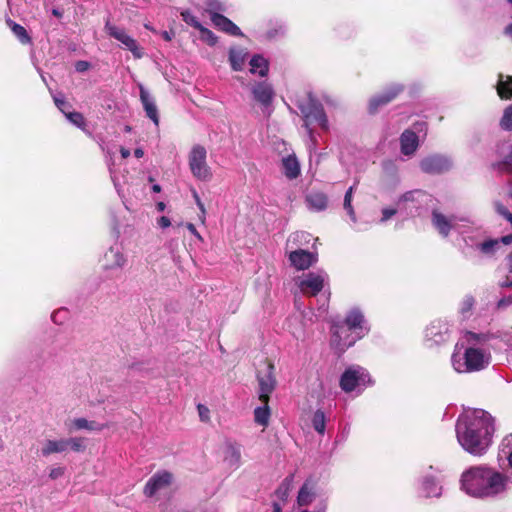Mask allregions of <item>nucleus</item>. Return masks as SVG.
<instances>
[{"mask_svg": "<svg viewBox=\"0 0 512 512\" xmlns=\"http://www.w3.org/2000/svg\"><path fill=\"white\" fill-rule=\"evenodd\" d=\"M225 461H227L230 466L238 467L241 461L240 449L233 445L227 446L225 451Z\"/></svg>", "mask_w": 512, "mask_h": 512, "instance_id": "nucleus-39", "label": "nucleus"}, {"mask_svg": "<svg viewBox=\"0 0 512 512\" xmlns=\"http://www.w3.org/2000/svg\"><path fill=\"white\" fill-rule=\"evenodd\" d=\"M328 280L323 271L308 272L295 278V284L299 291L305 296H316L321 292Z\"/></svg>", "mask_w": 512, "mask_h": 512, "instance_id": "nucleus-6", "label": "nucleus"}, {"mask_svg": "<svg viewBox=\"0 0 512 512\" xmlns=\"http://www.w3.org/2000/svg\"><path fill=\"white\" fill-rule=\"evenodd\" d=\"M180 16L182 21H184L190 27L197 29L198 32H211V30H209L201 24L198 17H196L191 11L187 9L182 10L180 12Z\"/></svg>", "mask_w": 512, "mask_h": 512, "instance_id": "nucleus-34", "label": "nucleus"}, {"mask_svg": "<svg viewBox=\"0 0 512 512\" xmlns=\"http://www.w3.org/2000/svg\"><path fill=\"white\" fill-rule=\"evenodd\" d=\"M508 486L506 475L487 466L470 467L460 478L461 490L475 498L495 497L504 493Z\"/></svg>", "mask_w": 512, "mask_h": 512, "instance_id": "nucleus-3", "label": "nucleus"}, {"mask_svg": "<svg viewBox=\"0 0 512 512\" xmlns=\"http://www.w3.org/2000/svg\"><path fill=\"white\" fill-rule=\"evenodd\" d=\"M312 424L314 429L319 434H324L325 427H326V417L322 410L315 411L313 418H312Z\"/></svg>", "mask_w": 512, "mask_h": 512, "instance_id": "nucleus-40", "label": "nucleus"}, {"mask_svg": "<svg viewBox=\"0 0 512 512\" xmlns=\"http://www.w3.org/2000/svg\"><path fill=\"white\" fill-rule=\"evenodd\" d=\"M65 473V468L61 466L52 467L49 471V477L53 480L62 477Z\"/></svg>", "mask_w": 512, "mask_h": 512, "instance_id": "nucleus-48", "label": "nucleus"}, {"mask_svg": "<svg viewBox=\"0 0 512 512\" xmlns=\"http://www.w3.org/2000/svg\"><path fill=\"white\" fill-rule=\"evenodd\" d=\"M186 228L188 229V231L194 235L199 241H203V238L202 236L199 234V232L197 231L196 227L194 224L192 223H187L186 224Z\"/></svg>", "mask_w": 512, "mask_h": 512, "instance_id": "nucleus-54", "label": "nucleus"}, {"mask_svg": "<svg viewBox=\"0 0 512 512\" xmlns=\"http://www.w3.org/2000/svg\"><path fill=\"white\" fill-rule=\"evenodd\" d=\"M292 485V478H286L283 483L280 485V487L276 491V496L282 500L285 501L289 495V492L291 490Z\"/></svg>", "mask_w": 512, "mask_h": 512, "instance_id": "nucleus-44", "label": "nucleus"}, {"mask_svg": "<svg viewBox=\"0 0 512 512\" xmlns=\"http://www.w3.org/2000/svg\"><path fill=\"white\" fill-rule=\"evenodd\" d=\"M403 91V87L400 84L390 85L383 93L371 98L369 102V110L375 112L379 107L388 104L396 98L398 94Z\"/></svg>", "mask_w": 512, "mask_h": 512, "instance_id": "nucleus-16", "label": "nucleus"}, {"mask_svg": "<svg viewBox=\"0 0 512 512\" xmlns=\"http://www.w3.org/2000/svg\"><path fill=\"white\" fill-rule=\"evenodd\" d=\"M140 100L144 107L147 117H149L156 126L159 124V116L157 106L143 85H139Z\"/></svg>", "mask_w": 512, "mask_h": 512, "instance_id": "nucleus-20", "label": "nucleus"}, {"mask_svg": "<svg viewBox=\"0 0 512 512\" xmlns=\"http://www.w3.org/2000/svg\"><path fill=\"white\" fill-rule=\"evenodd\" d=\"M459 220L456 216L447 217L436 210L432 213L433 226L443 237H447L452 229L458 228Z\"/></svg>", "mask_w": 512, "mask_h": 512, "instance_id": "nucleus-14", "label": "nucleus"}, {"mask_svg": "<svg viewBox=\"0 0 512 512\" xmlns=\"http://www.w3.org/2000/svg\"><path fill=\"white\" fill-rule=\"evenodd\" d=\"M490 338L486 333L466 332L451 356L453 369L457 373H473L487 368L491 362L487 346Z\"/></svg>", "mask_w": 512, "mask_h": 512, "instance_id": "nucleus-2", "label": "nucleus"}, {"mask_svg": "<svg viewBox=\"0 0 512 512\" xmlns=\"http://www.w3.org/2000/svg\"><path fill=\"white\" fill-rule=\"evenodd\" d=\"M452 167V161L443 155H431L425 157L420 162V168L423 172L429 174H438L448 171Z\"/></svg>", "mask_w": 512, "mask_h": 512, "instance_id": "nucleus-11", "label": "nucleus"}, {"mask_svg": "<svg viewBox=\"0 0 512 512\" xmlns=\"http://www.w3.org/2000/svg\"><path fill=\"white\" fill-rule=\"evenodd\" d=\"M426 135L424 123H417L412 129H406L400 136V151L405 156H413L420 143V137Z\"/></svg>", "mask_w": 512, "mask_h": 512, "instance_id": "nucleus-8", "label": "nucleus"}, {"mask_svg": "<svg viewBox=\"0 0 512 512\" xmlns=\"http://www.w3.org/2000/svg\"><path fill=\"white\" fill-rule=\"evenodd\" d=\"M353 189L354 187L351 186L347 192L345 193V197H344V209L347 211V213L349 214L350 218L352 219V221H355L356 218H355V212L353 210V207L351 205V202H352V193H353Z\"/></svg>", "mask_w": 512, "mask_h": 512, "instance_id": "nucleus-45", "label": "nucleus"}, {"mask_svg": "<svg viewBox=\"0 0 512 512\" xmlns=\"http://www.w3.org/2000/svg\"><path fill=\"white\" fill-rule=\"evenodd\" d=\"M283 173L289 179H295L300 174V164L295 155H288L282 159Z\"/></svg>", "mask_w": 512, "mask_h": 512, "instance_id": "nucleus-26", "label": "nucleus"}, {"mask_svg": "<svg viewBox=\"0 0 512 512\" xmlns=\"http://www.w3.org/2000/svg\"><path fill=\"white\" fill-rule=\"evenodd\" d=\"M500 286L501 287L512 288V280H510L509 277H508L507 280H503V281L500 282Z\"/></svg>", "mask_w": 512, "mask_h": 512, "instance_id": "nucleus-62", "label": "nucleus"}, {"mask_svg": "<svg viewBox=\"0 0 512 512\" xmlns=\"http://www.w3.org/2000/svg\"><path fill=\"white\" fill-rule=\"evenodd\" d=\"M343 324L353 331V333H357L358 337L361 338L369 331L363 313L357 308H353L348 312Z\"/></svg>", "mask_w": 512, "mask_h": 512, "instance_id": "nucleus-13", "label": "nucleus"}, {"mask_svg": "<svg viewBox=\"0 0 512 512\" xmlns=\"http://www.w3.org/2000/svg\"><path fill=\"white\" fill-rule=\"evenodd\" d=\"M203 41H205L206 43H208L209 45H213L216 41V38L214 37V34H210V33H207V34H203Z\"/></svg>", "mask_w": 512, "mask_h": 512, "instance_id": "nucleus-58", "label": "nucleus"}, {"mask_svg": "<svg viewBox=\"0 0 512 512\" xmlns=\"http://www.w3.org/2000/svg\"><path fill=\"white\" fill-rule=\"evenodd\" d=\"M197 410H198V413H199V417H200V419L202 421H208L209 420L210 411H209V409L205 405L198 404Z\"/></svg>", "mask_w": 512, "mask_h": 512, "instance_id": "nucleus-51", "label": "nucleus"}, {"mask_svg": "<svg viewBox=\"0 0 512 512\" xmlns=\"http://www.w3.org/2000/svg\"><path fill=\"white\" fill-rule=\"evenodd\" d=\"M7 23L11 26L12 32H15V33L26 32V30L23 26L12 22L10 19L7 20Z\"/></svg>", "mask_w": 512, "mask_h": 512, "instance_id": "nucleus-55", "label": "nucleus"}, {"mask_svg": "<svg viewBox=\"0 0 512 512\" xmlns=\"http://www.w3.org/2000/svg\"><path fill=\"white\" fill-rule=\"evenodd\" d=\"M296 105L302 114L305 127L310 135L312 134L310 128L312 124L319 125L323 130L329 129L328 119L323 107L311 95L308 94L298 98Z\"/></svg>", "mask_w": 512, "mask_h": 512, "instance_id": "nucleus-4", "label": "nucleus"}, {"mask_svg": "<svg viewBox=\"0 0 512 512\" xmlns=\"http://www.w3.org/2000/svg\"><path fill=\"white\" fill-rule=\"evenodd\" d=\"M316 497V483L308 479L302 485L297 496V504L299 506L310 505Z\"/></svg>", "mask_w": 512, "mask_h": 512, "instance_id": "nucleus-21", "label": "nucleus"}, {"mask_svg": "<svg viewBox=\"0 0 512 512\" xmlns=\"http://www.w3.org/2000/svg\"><path fill=\"white\" fill-rule=\"evenodd\" d=\"M250 73L265 77L269 72V63L261 55H254L250 61Z\"/></svg>", "mask_w": 512, "mask_h": 512, "instance_id": "nucleus-28", "label": "nucleus"}, {"mask_svg": "<svg viewBox=\"0 0 512 512\" xmlns=\"http://www.w3.org/2000/svg\"><path fill=\"white\" fill-rule=\"evenodd\" d=\"M66 118L76 127L85 130L86 127V121L83 117V115L79 112H66L65 113Z\"/></svg>", "mask_w": 512, "mask_h": 512, "instance_id": "nucleus-42", "label": "nucleus"}, {"mask_svg": "<svg viewBox=\"0 0 512 512\" xmlns=\"http://www.w3.org/2000/svg\"><path fill=\"white\" fill-rule=\"evenodd\" d=\"M19 42L22 44H28L31 41L30 34H17Z\"/></svg>", "mask_w": 512, "mask_h": 512, "instance_id": "nucleus-59", "label": "nucleus"}, {"mask_svg": "<svg viewBox=\"0 0 512 512\" xmlns=\"http://www.w3.org/2000/svg\"><path fill=\"white\" fill-rule=\"evenodd\" d=\"M423 491L428 497H438L441 495L442 488L433 478H426L423 481Z\"/></svg>", "mask_w": 512, "mask_h": 512, "instance_id": "nucleus-38", "label": "nucleus"}, {"mask_svg": "<svg viewBox=\"0 0 512 512\" xmlns=\"http://www.w3.org/2000/svg\"><path fill=\"white\" fill-rule=\"evenodd\" d=\"M134 155L137 158H142L144 155V151L141 148H137L134 150Z\"/></svg>", "mask_w": 512, "mask_h": 512, "instance_id": "nucleus-63", "label": "nucleus"}, {"mask_svg": "<svg viewBox=\"0 0 512 512\" xmlns=\"http://www.w3.org/2000/svg\"><path fill=\"white\" fill-rule=\"evenodd\" d=\"M426 197V194L421 190H413L404 193L397 201V207L399 210H408V204L411 203L412 208L417 209V204Z\"/></svg>", "mask_w": 512, "mask_h": 512, "instance_id": "nucleus-22", "label": "nucleus"}, {"mask_svg": "<svg viewBox=\"0 0 512 512\" xmlns=\"http://www.w3.org/2000/svg\"><path fill=\"white\" fill-rule=\"evenodd\" d=\"M212 25L220 32H242L241 29L224 14L210 18Z\"/></svg>", "mask_w": 512, "mask_h": 512, "instance_id": "nucleus-25", "label": "nucleus"}, {"mask_svg": "<svg viewBox=\"0 0 512 512\" xmlns=\"http://www.w3.org/2000/svg\"><path fill=\"white\" fill-rule=\"evenodd\" d=\"M55 105L65 114V108L67 106L66 101L63 98H60L58 96L53 97Z\"/></svg>", "mask_w": 512, "mask_h": 512, "instance_id": "nucleus-53", "label": "nucleus"}, {"mask_svg": "<svg viewBox=\"0 0 512 512\" xmlns=\"http://www.w3.org/2000/svg\"><path fill=\"white\" fill-rule=\"evenodd\" d=\"M371 383L369 373L360 366L348 368L341 376L340 387L345 392L363 389Z\"/></svg>", "mask_w": 512, "mask_h": 512, "instance_id": "nucleus-7", "label": "nucleus"}, {"mask_svg": "<svg viewBox=\"0 0 512 512\" xmlns=\"http://www.w3.org/2000/svg\"><path fill=\"white\" fill-rule=\"evenodd\" d=\"M497 93L501 99L512 98V76L499 74L496 85Z\"/></svg>", "mask_w": 512, "mask_h": 512, "instance_id": "nucleus-30", "label": "nucleus"}, {"mask_svg": "<svg viewBox=\"0 0 512 512\" xmlns=\"http://www.w3.org/2000/svg\"><path fill=\"white\" fill-rule=\"evenodd\" d=\"M188 164L192 175L201 181H209L212 171L207 163V150L200 144L194 145L188 155Z\"/></svg>", "mask_w": 512, "mask_h": 512, "instance_id": "nucleus-5", "label": "nucleus"}, {"mask_svg": "<svg viewBox=\"0 0 512 512\" xmlns=\"http://www.w3.org/2000/svg\"><path fill=\"white\" fill-rule=\"evenodd\" d=\"M501 244H504L502 241V237L500 239H489L477 245V248L481 253L487 256L494 255L497 250L501 247Z\"/></svg>", "mask_w": 512, "mask_h": 512, "instance_id": "nucleus-35", "label": "nucleus"}, {"mask_svg": "<svg viewBox=\"0 0 512 512\" xmlns=\"http://www.w3.org/2000/svg\"><path fill=\"white\" fill-rule=\"evenodd\" d=\"M289 27L284 18L272 16L266 19V32H282Z\"/></svg>", "mask_w": 512, "mask_h": 512, "instance_id": "nucleus-36", "label": "nucleus"}, {"mask_svg": "<svg viewBox=\"0 0 512 512\" xmlns=\"http://www.w3.org/2000/svg\"><path fill=\"white\" fill-rule=\"evenodd\" d=\"M496 212L504 217L512 225V213L501 203H495Z\"/></svg>", "mask_w": 512, "mask_h": 512, "instance_id": "nucleus-47", "label": "nucleus"}, {"mask_svg": "<svg viewBox=\"0 0 512 512\" xmlns=\"http://www.w3.org/2000/svg\"><path fill=\"white\" fill-rule=\"evenodd\" d=\"M248 59V51L245 48L233 47L229 51V61L234 71H242Z\"/></svg>", "mask_w": 512, "mask_h": 512, "instance_id": "nucleus-24", "label": "nucleus"}, {"mask_svg": "<svg viewBox=\"0 0 512 512\" xmlns=\"http://www.w3.org/2000/svg\"><path fill=\"white\" fill-rule=\"evenodd\" d=\"M120 153H121V156L126 159L130 156V150L127 149V148H124V147H121L120 148Z\"/></svg>", "mask_w": 512, "mask_h": 512, "instance_id": "nucleus-61", "label": "nucleus"}, {"mask_svg": "<svg viewBox=\"0 0 512 512\" xmlns=\"http://www.w3.org/2000/svg\"><path fill=\"white\" fill-rule=\"evenodd\" d=\"M66 452V440L61 439H46L41 444L40 453L43 457H48L52 454Z\"/></svg>", "mask_w": 512, "mask_h": 512, "instance_id": "nucleus-23", "label": "nucleus"}, {"mask_svg": "<svg viewBox=\"0 0 512 512\" xmlns=\"http://www.w3.org/2000/svg\"><path fill=\"white\" fill-rule=\"evenodd\" d=\"M493 419L481 409L467 410L456 423V436L459 444L472 455L484 454L492 442Z\"/></svg>", "mask_w": 512, "mask_h": 512, "instance_id": "nucleus-1", "label": "nucleus"}, {"mask_svg": "<svg viewBox=\"0 0 512 512\" xmlns=\"http://www.w3.org/2000/svg\"><path fill=\"white\" fill-rule=\"evenodd\" d=\"M307 205L314 211H321L327 207V197L321 192H312L306 197Z\"/></svg>", "mask_w": 512, "mask_h": 512, "instance_id": "nucleus-31", "label": "nucleus"}, {"mask_svg": "<svg viewBox=\"0 0 512 512\" xmlns=\"http://www.w3.org/2000/svg\"><path fill=\"white\" fill-rule=\"evenodd\" d=\"M512 304V296L503 297L498 301V307L503 308Z\"/></svg>", "mask_w": 512, "mask_h": 512, "instance_id": "nucleus-56", "label": "nucleus"}, {"mask_svg": "<svg viewBox=\"0 0 512 512\" xmlns=\"http://www.w3.org/2000/svg\"><path fill=\"white\" fill-rule=\"evenodd\" d=\"M291 266L297 270H306L318 261V254L309 252L305 249H295L286 251Z\"/></svg>", "mask_w": 512, "mask_h": 512, "instance_id": "nucleus-10", "label": "nucleus"}, {"mask_svg": "<svg viewBox=\"0 0 512 512\" xmlns=\"http://www.w3.org/2000/svg\"><path fill=\"white\" fill-rule=\"evenodd\" d=\"M397 213V209L395 208H383L382 209V217L380 222L384 223L392 218Z\"/></svg>", "mask_w": 512, "mask_h": 512, "instance_id": "nucleus-49", "label": "nucleus"}, {"mask_svg": "<svg viewBox=\"0 0 512 512\" xmlns=\"http://www.w3.org/2000/svg\"><path fill=\"white\" fill-rule=\"evenodd\" d=\"M126 263V257L118 248L111 247L104 255L103 267L106 270L121 269Z\"/></svg>", "mask_w": 512, "mask_h": 512, "instance_id": "nucleus-19", "label": "nucleus"}, {"mask_svg": "<svg viewBox=\"0 0 512 512\" xmlns=\"http://www.w3.org/2000/svg\"><path fill=\"white\" fill-rule=\"evenodd\" d=\"M251 93L254 100L264 108H268L275 97V91L272 84L266 80L255 82L251 87Z\"/></svg>", "mask_w": 512, "mask_h": 512, "instance_id": "nucleus-12", "label": "nucleus"}, {"mask_svg": "<svg viewBox=\"0 0 512 512\" xmlns=\"http://www.w3.org/2000/svg\"><path fill=\"white\" fill-rule=\"evenodd\" d=\"M71 428L75 430L101 431L104 425L95 421H88L85 418H76L72 420Z\"/></svg>", "mask_w": 512, "mask_h": 512, "instance_id": "nucleus-33", "label": "nucleus"}, {"mask_svg": "<svg viewBox=\"0 0 512 512\" xmlns=\"http://www.w3.org/2000/svg\"><path fill=\"white\" fill-rule=\"evenodd\" d=\"M474 305V299L470 296H467L462 303L461 312L462 314H466L471 310Z\"/></svg>", "mask_w": 512, "mask_h": 512, "instance_id": "nucleus-50", "label": "nucleus"}, {"mask_svg": "<svg viewBox=\"0 0 512 512\" xmlns=\"http://www.w3.org/2000/svg\"><path fill=\"white\" fill-rule=\"evenodd\" d=\"M500 126L503 130H512V104L505 108L500 120Z\"/></svg>", "mask_w": 512, "mask_h": 512, "instance_id": "nucleus-43", "label": "nucleus"}, {"mask_svg": "<svg viewBox=\"0 0 512 512\" xmlns=\"http://www.w3.org/2000/svg\"><path fill=\"white\" fill-rule=\"evenodd\" d=\"M273 365L268 364L266 366V372L264 375H258L259 381V400L261 402H269V397L275 388V379L272 375Z\"/></svg>", "mask_w": 512, "mask_h": 512, "instance_id": "nucleus-17", "label": "nucleus"}, {"mask_svg": "<svg viewBox=\"0 0 512 512\" xmlns=\"http://www.w3.org/2000/svg\"><path fill=\"white\" fill-rule=\"evenodd\" d=\"M311 235L306 232H294L289 235L286 241V251L302 249L301 246L310 242Z\"/></svg>", "mask_w": 512, "mask_h": 512, "instance_id": "nucleus-27", "label": "nucleus"}, {"mask_svg": "<svg viewBox=\"0 0 512 512\" xmlns=\"http://www.w3.org/2000/svg\"><path fill=\"white\" fill-rule=\"evenodd\" d=\"M202 4L203 11L209 16V18L219 14H224L228 10L226 3L221 0H203Z\"/></svg>", "mask_w": 512, "mask_h": 512, "instance_id": "nucleus-29", "label": "nucleus"}, {"mask_svg": "<svg viewBox=\"0 0 512 512\" xmlns=\"http://www.w3.org/2000/svg\"><path fill=\"white\" fill-rule=\"evenodd\" d=\"M331 345L339 352L345 351L357 340L361 339L357 333H353L345 324L335 323L331 328Z\"/></svg>", "mask_w": 512, "mask_h": 512, "instance_id": "nucleus-9", "label": "nucleus"}, {"mask_svg": "<svg viewBox=\"0 0 512 512\" xmlns=\"http://www.w3.org/2000/svg\"><path fill=\"white\" fill-rule=\"evenodd\" d=\"M502 241L505 245L512 243V234L502 237Z\"/></svg>", "mask_w": 512, "mask_h": 512, "instance_id": "nucleus-64", "label": "nucleus"}, {"mask_svg": "<svg viewBox=\"0 0 512 512\" xmlns=\"http://www.w3.org/2000/svg\"><path fill=\"white\" fill-rule=\"evenodd\" d=\"M89 63L86 61H78L75 65V68L78 72H84L88 69Z\"/></svg>", "mask_w": 512, "mask_h": 512, "instance_id": "nucleus-57", "label": "nucleus"}, {"mask_svg": "<svg viewBox=\"0 0 512 512\" xmlns=\"http://www.w3.org/2000/svg\"><path fill=\"white\" fill-rule=\"evenodd\" d=\"M508 267H509V274L506 276L505 280L509 277L510 280H512V253L508 257Z\"/></svg>", "mask_w": 512, "mask_h": 512, "instance_id": "nucleus-60", "label": "nucleus"}, {"mask_svg": "<svg viewBox=\"0 0 512 512\" xmlns=\"http://www.w3.org/2000/svg\"><path fill=\"white\" fill-rule=\"evenodd\" d=\"M264 405L262 407H257L254 410V419L255 422L262 426H267L270 419V409L268 403L262 402Z\"/></svg>", "mask_w": 512, "mask_h": 512, "instance_id": "nucleus-37", "label": "nucleus"}, {"mask_svg": "<svg viewBox=\"0 0 512 512\" xmlns=\"http://www.w3.org/2000/svg\"><path fill=\"white\" fill-rule=\"evenodd\" d=\"M66 451L71 449L75 452H82L86 448L85 439L81 437L66 438Z\"/></svg>", "mask_w": 512, "mask_h": 512, "instance_id": "nucleus-41", "label": "nucleus"}, {"mask_svg": "<svg viewBox=\"0 0 512 512\" xmlns=\"http://www.w3.org/2000/svg\"><path fill=\"white\" fill-rule=\"evenodd\" d=\"M425 338L433 344H440L448 339V326L440 321L431 323L425 330Z\"/></svg>", "mask_w": 512, "mask_h": 512, "instance_id": "nucleus-18", "label": "nucleus"}, {"mask_svg": "<svg viewBox=\"0 0 512 512\" xmlns=\"http://www.w3.org/2000/svg\"><path fill=\"white\" fill-rule=\"evenodd\" d=\"M172 481V475L167 471H161L154 474L146 483L144 493L146 496H153L157 492L169 486Z\"/></svg>", "mask_w": 512, "mask_h": 512, "instance_id": "nucleus-15", "label": "nucleus"}, {"mask_svg": "<svg viewBox=\"0 0 512 512\" xmlns=\"http://www.w3.org/2000/svg\"><path fill=\"white\" fill-rule=\"evenodd\" d=\"M157 227L160 229H166L171 226V220L166 216H161L156 220Z\"/></svg>", "mask_w": 512, "mask_h": 512, "instance_id": "nucleus-52", "label": "nucleus"}, {"mask_svg": "<svg viewBox=\"0 0 512 512\" xmlns=\"http://www.w3.org/2000/svg\"><path fill=\"white\" fill-rule=\"evenodd\" d=\"M115 38L121 42L128 50L132 52L135 58H141L143 56L142 48L138 46L136 41L129 34H112Z\"/></svg>", "mask_w": 512, "mask_h": 512, "instance_id": "nucleus-32", "label": "nucleus"}, {"mask_svg": "<svg viewBox=\"0 0 512 512\" xmlns=\"http://www.w3.org/2000/svg\"><path fill=\"white\" fill-rule=\"evenodd\" d=\"M192 195H193V198L195 200V203L197 205V207L199 208L200 210V214H199V220L202 224H205V221H206V208L203 204V202L201 201L198 193L196 190H193L192 191Z\"/></svg>", "mask_w": 512, "mask_h": 512, "instance_id": "nucleus-46", "label": "nucleus"}]
</instances>
